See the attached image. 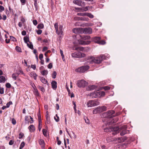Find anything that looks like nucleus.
Instances as JSON below:
<instances>
[{
    "mask_svg": "<svg viewBox=\"0 0 149 149\" xmlns=\"http://www.w3.org/2000/svg\"><path fill=\"white\" fill-rule=\"evenodd\" d=\"M33 23L36 26L38 24V22L36 20H34L33 21Z\"/></svg>",
    "mask_w": 149,
    "mask_h": 149,
    "instance_id": "nucleus-61",
    "label": "nucleus"
},
{
    "mask_svg": "<svg viewBox=\"0 0 149 149\" xmlns=\"http://www.w3.org/2000/svg\"><path fill=\"white\" fill-rule=\"evenodd\" d=\"M29 129L31 132H34L35 130V126L33 125H30L29 126Z\"/></svg>",
    "mask_w": 149,
    "mask_h": 149,
    "instance_id": "nucleus-20",
    "label": "nucleus"
},
{
    "mask_svg": "<svg viewBox=\"0 0 149 149\" xmlns=\"http://www.w3.org/2000/svg\"><path fill=\"white\" fill-rule=\"evenodd\" d=\"M73 32L75 33H82V29L81 28H76L72 30Z\"/></svg>",
    "mask_w": 149,
    "mask_h": 149,
    "instance_id": "nucleus-11",
    "label": "nucleus"
},
{
    "mask_svg": "<svg viewBox=\"0 0 149 149\" xmlns=\"http://www.w3.org/2000/svg\"><path fill=\"white\" fill-rule=\"evenodd\" d=\"M39 144L41 146L42 148H43L45 147V142L42 139H40L39 141Z\"/></svg>",
    "mask_w": 149,
    "mask_h": 149,
    "instance_id": "nucleus-18",
    "label": "nucleus"
},
{
    "mask_svg": "<svg viewBox=\"0 0 149 149\" xmlns=\"http://www.w3.org/2000/svg\"><path fill=\"white\" fill-rule=\"evenodd\" d=\"M101 57H102L103 59H107V58H109L110 56L109 55L106 54L104 55H101Z\"/></svg>",
    "mask_w": 149,
    "mask_h": 149,
    "instance_id": "nucleus-22",
    "label": "nucleus"
},
{
    "mask_svg": "<svg viewBox=\"0 0 149 149\" xmlns=\"http://www.w3.org/2000/svg\"><path fill=\"white\" fill-rule=\"evenodd\" d=\"M4 10V7L0 5V11L1 12L2 11H3Z\"/></svg>",
    "mask_w": 149,
    "mask_h": 149,
    "instance_id": "nucleus-57",
    "label": "nucleus"
},
{
    "mask_svg": "<svg viewBox=\"0 0 149 149\" xmlns=\"http://www.w3.org/2000/svg\"><path fill=\"white\" fill-rule=\"evenodd\" d=\"M33 78L34 79L36 80L37 78V75L35 73H34L33 74Z\"/></svg>",
    "mask_w": 149,
    "mask_h": 149,
    "instance_id": "nucleus-51",
    "label": "nucleus"
},
{
    "mask_svg": "<svg viewBox=\"0 0 149 149\" xmlns=\"http://www.w3.org/2000/svg\"><path fill=\"white\" fill-rule=\"evenodd\" d=\"M52 64L51 63H50L48 65V67L49 69H51L52 68Z\"/></svg>",
    "mask_w": 149,
    "mask_h": 149,
    "instance_id": "nucleus-58",
    "label": "nucleus"
},
{
    "mask_svg": "<svg viewBox=\"0 0 149 149\" xmlns=\"http://www.w3.org/2000/svg\"><path fill=\"white\" fill-rule=\"evenodd\" d=\"M89 68V66L88 65H84L76 69L75 71L78 72L84 73L88 70Z\"/></svg>",
    "mask_w": 149,
    "mask_h": 149,
    "instance_id": "nucleus-4",
    "label": "nucleus"
},
{
    "mask_svg": "<svg viewBox=\"0 0 149 149\" xmlns=\"http://www.w3.org/2000/svg\"><path fill=\"white\" fill-rule=\"evenodd\" d=\"M56 116L57 117V118L55 117H54V119L56 122H58L59 121V118L57 114H56Z\"/></svg>",
    "mask_w": 149,
    "mask_h": 149,
    "instance_id": "nucleus-47",
    "label": "nucleus"
},
{
    "mask_svg": "<svg viewBox=\"0 0 149 149\" xmlns=\"http://www.w3.org/2000/svg\"><path fill=\"white\" fill-rule=\"evenodd\" d=\"M33 91L34 92L35 95L37 96H39V94L36 87L33 88Z\"/></svg>",
    "mask_w": 149,
    "mask_h": 149,
    "instance_id": "nucleus-26",
    "label": "nucleus"
},
{
    "mask_svg": "<svg viewBox=\"0 0 149 149\" xmlns=\"http://www.w3.org/2000/svg\"><path fill=\"white\" fill-rule=\"evenodd\" d=\"M127 126L126 125H123L120 128L118 127H111L110 128H106L104 129V131L106 132H112V134L115 135L120 132V135L123 136L127 133L128 131L126 130Z\"/></svg>",
    "mask_w": 149,
    "mask_h": 149,
    "instance_id": "nucleus-1",
    "label": "nucleus"
},
{
    "mask_svg": "<svg viewBox=\"0 0 149 149\" xmlns=\"http://www.w3.org/2000/svg\"><path fill=\"white\" fill-rule=\"evenodd\" d=\"M92 8V6H86L85 7L83 8L84 11H86L88 10V8Z\"/></svg>",
    "mask_w": 149,
    "mask_h": 149,
    "instance_id": "nucleus-36",
    "label": "nucleus"
},
{
    "mask_svg": "<svg viewBox=\"0 0 149 149\" xmlns=\"http://www.w3.org/2000/svg\"><path fill=\"white\" fill-rule=\"evenodd\" d=\"M30 84L33 89L36 87V86L33 82L31 81L30 82Z\"/></svg>",
    "mask_w": 149,
    "mask_h": 149,
    "instance_id": "nucleus-46",
    "label": "nucleus"
},
{
    "mask_svg": "<svg viewBox=\"0 0 149 149\" xmlns=\"http://www.w3.org/2000/svg\"><path fill=\"white\" fill-rule=\"evenodd\" d=\"M124 146H125V145L124 144L118 145L116 146L115 148L116 149H123Z\"/></svg>",
    "mask_w": 149,
    "mask_h": 149,
    "instance_id": "nucleus-17",
    "label": "nucleus"
},
{
    "mask_svg": "<svg viewBox=\"0 0 149 149\" xmlns=\"http://www.w3.org/2000/svg\"><path fill=\"white\" fill-rule=\"evenodd\" d=\"M41 74L43 76L46 75L48 74V71L47 70H44L41 72Z\"/></svg>",
    "mask_w": 149,
    "mask_h": 149,
    "instance_id": "nucleus-29",
    "label": "nucleus"
},
{
    "mask_svg": "<svg viewBox=\"0 0 149 149\" xmlns=\"http://www.w3.org/2000/svg\"><path fill=\"white\" fill-rule=\"evenodd\" d=\"M16 50L18 52H21V48L18 46L16 47Z\"/></svg>",
    "mask_w": 149,
    "mask_h": 149,
    "instance_id": "nucleus-45",
    "label": "nucleus"
},
{
    "mask_svg": "<svg viewBox=\"0 0 149 149\" xmlns=\"http://www.w3.org/2000/svg\"><path fill=\"white\" fill-rule=\"evenodd\" d=\"M87 82L83 79L77 81V85L79 88L84 87L87 85Z\"/></svg>",
    "mask_w": 149,
    "mask_h": 149,
    "instance_id": "nucleus-9",
    "label": "nucleus"
},
{
    "mask_svg": "<svg viewBox=\"0 0 149 149\" xmlns=\"http://www.w3.org/2000/svg\"><path fill=\"white\" fill-rule=\"evenodd\" d=\"M126 138H125L124 137H121L118 138H116L115 139H114L113 140L112 139L110 140H109V138H108L107 139V140L108 142L115 141H116V142L121 143L123 142L125 140H126Z\"/></svg>",
    "mask_w": 149,
    "mask_h": 149,
    "instance_id": "nucleus-8",
    "label": "nucleus"
},
{
    "mask_svg": "<svg viewBox=\"0 0 149 149\" xmlns=\"http://www.w3.org/2000/svg\"><path fill=\"white\" fill-rule=\"evenodd\" d=\"M53 89L55 90L57 88V83L55 81H52L51 83Z\"/></svg>",
    "mask_w": 149,
    "mask_h": 149,
    "instance_id": "nucleus-16",
    "label": "nucleus"
},
{
    "mask_svg": "<svg viewBox=\"0 0 149 149\" xmlns=\"http://www.w3.org/2000/svg\"><path fill=\"white\" fill-rule=\"evenodd\" d=\"M105 95V93L104 91H95L88 94V96H90L92 98H99L104 96Z\"/></svg>",
    "mask_w": 149,
    "mask_h": 149,
    "instance_id": "nucleus-2",
    "label": "nucleus"
},
{
    "mask_svg": "<svg viewBox=\"0 0 149 149\" xmlns=\"http://www.w3.org/2000/svg\"><path fill=\"white\" fill-rule=\"evenodd\" d=\"M14 141L13 140H11L10 141L9 143V144L10 145H12L14 143Z\"/></svg>",
    "mask_w": 149,
    "mask_h": 149,
    "instance_id": "nucleus-50",
    "label": "nucleus"
},
{
    "mask_svg": "<svg viewBox=\"0 0 149 149\" xmlns=\"http://www.w3.org/2000/svg\"><path fill=\"white\" fill-rule=\"evenodd\" d=\"M38 88L42 92H44L45 91V90L44 88L42 86H38Z\"/></svg>",
    "mask_w": 149,
    "mask_h": 149,
    "instance_id": "nucleus-39",
    "label": "nucleus"
},
{
    "mask_svg": "<svg viewBox=\"0 0 149 149\" xmlns=\"http://www.w3.org/2000/svg\"><path fill=\"white\" fill-rule=\"evenodd\" d=\"M6 86L7 88H9L11 87V85L10 83H7L6 84Z\"/></svg>",
    "mask_w": 149,
    "mask_h": 149,
    "instance_id": "nucleus-49",
    "label": "nucleus"
},
{
    "mask_svg": "<svg viewBox=\"0 0 149 149\" xmlns=\"http://www.w3.org/2000/svg\"><path fill=\"white\" fill-rule=\"evenodd\" d=\"M20 1L22 3V5H24L26 1L25 0H20Z\"/></svg>",
    "mask_w": 149,
    "mask_h": 149,
    "instance_id": "nucleus-64",
    "label": "nucleus"
},
{
    "mask_svg": "<svg viewBox=\"0 0 149 149\" xmlns=\"http://www.w3.org/2000/svg\"><path fill=\"white\" fill-rule=\"evenodd\" d=\"M6 80V78L3 76H0V83H4Z\"/></svg>",
    "mask_w": 149,
    "mask_h": 149,
    "instance_id": "nucleus-23",
    "label": "nucleus"
},
{
    "mask_svg": "<svg viewBox=\"0 0 149 149\" xmlns=\"http://www.w3.org/2000/svg\"><path fill=\"white\" fill-rule=\"evenodd\" d=\"M85 54L84 53L77 52L72 54L71 56L72 57L80 58L85 56Z\"/></svg>",
    "mask_w": 149,
    "mask_h": 149,
    "instance_id": "nucleus-6",
    "label": "nucleus"
},
{
    "mask_svg": "<svg viewBox=\"0 0 149 149\" xmlns=\"http://www.w3.org/2000/svg\"><path fill=\"white\" fill-rule=\"evenodd\" d=\"M97 87L95 85H90L86 88V90L88 91H92L95 89Z\"/></svg>",
    "mask_w": 149,
    "mask_h": 149,
    "instance_id": "nucleus-12",
    "label": "nucleus"
},
{
    "mask_svg": "<svg viewBox=\"0 0 149 149\" xmlns=\"http://www.w3.org/2000/svg\"><path fill=\"white\" fill-rule=\"evenodd\" d=\"M73 104L74 105V110L75 111H77L76 109V104L74 102H73Z\"/></svg>",
    "mask_w": 149,
    "mask_h": 149,
    "instance_id": "nucleus-62",
    "label": "nucleus"
},
{
    "mask_svg": "<svg viewBox=\"0 0 149 149\" xmlns=\"http://www.w3.org/2000/svg\"><path fill=\"white\" fill-rule=\"evenodd\" d=\"M24 135V134L22 133H21L19 134V138L20 139L22 138Z\"/></svg>",
    "mask_w": 149,
    "mask_h": 149,
    "instance_id": "nucleus-56",
    "label": "nucleus"
},
{
    "mask_svg": "<svg viewBox=\"0 0 149 149\" xmlns=\"http://www.w3.org/2000/svg\"><path fill=\"white\" fill-rule=\"evenodd\" d=\"M56 71H54L52 74V77L53 79H55L56 78Z\"/></svg>",
    "mask_w": 149,
    "mask_h": 149,
    "instance_id": "nucleus-40",
    "label": "nucleus"
},
{
    "mask_svg": "<svg viewBox=\"0 0 149 149\" xmlns=\"http://www.w3.org/2000/svg\"><path fill=\"white\" fill-rule=\"evenodd\" d=\"M12 122L13 124L15 125L16 123V121L14 118H13L12 120Z\"/></svg>",
    "mask_w": 149,
    "mask_h": 149,
    "instance_id": "nucleus-59",
    "label": "nucleus"
},
{
    "mask_svg": "<svg viewBox=\"0 0 149 149\" xmlns=\"http://www.w3.org/2000/svg\"><path fill=\"white\" fill-rule=\"evenodd\" d=\"M101 39V38L100 37H95L93 39V41L97 43L98 44Z\"/></svg>",
    "mask_w": 149,
    "mask_h": 149,
    "instance_id": "nucleus-13",
    "label": "nucleus"
},
{
    "mask_svg": "<svg viewBox=\"0 0 149 149\" xmlns=\"http://www.w3.org/2000/svg\"><path fill=\"white\" fill-rule=\"evenodd\" d=\"M86 13H77V15L79 16H86Z\"/></svg>",
    "mask_w": 149,
    "mask_h": 149,
    "instance_id": "nucleus-31",
    "label": "nucleus"
},
{
    "mask_svg": "<svg viewBox=\"0 0 149 149\" xmlns=\"http://www.w3.org/2000/svg\"><path fill=\"white\" fill-rule=\"evenodd\" d=\"M87 106L88 107H93V100L89 101L87 102Z\"/></svg>",
    "mask_w": 149,
    "mask_h": 149,
    "instance_id": "nucleus-19",
    "label": "nucleus"
},
{
    "mask_svg": "<svg viewBox=\"0 0 149 149\" xmlns=\"http://www.w3.org/2000/svg\"><path fill=\"white\" fill-rule=\"evenodd\" d=\"M25 146V143L23 141L22 142L19 148V149H22Z\"/></svg>",
    "mask_w": 149,
    "mask_h": 149,
    "instance_id": "nucleus-35",
    "label": "nucleus"
},
{
    "mask_svg": "<svg viewBox=\"0 0 149 149\" xmlns=\"http://www.w3.org/2000/svg\"><path fill=\"white\" fill-rule=\"evenodd\" d=\"M27 46L30 49H32L33 48V46L31 43L30 44L28 43L27 44Z\"/></svg>",
    "mask_w": 149,
    "mask_h": 149,
    "instance_id": "nucleus-38",
    "label": "nucleus"
},
{
    "mask_svg": "<svg viewBox=\"0 0 149 149\" xmlns=\"http://www.w3.org/2000/svg\"><path fill=\"white\" fill-rule=\"evenodd\" d=\"M99 108L100 112L105 111L107 109V107L104 106L99 107Z\"/></svg>",
    "mask_w": 149,
    "mask_h": 149,
    "instance_id": "nucleus-24",
    "label": "nucleus"
},
{
    "mask_svg": "<svg viewBox=\"0 0 149 149\" xmlns=\"http://www.w3.org/2000/svg\"><path fill=\"white\" fill-rule=\"evenodd\" d=\"M73 2L75 4H77L79 6H81V3H84V2H82L81 1L78 0H74L73 1Z\"/></svg>",
    "mask_w": 149,
    "mask_h": 149,
    "instance_id": "nucleus-14",
    "label": "nucleus"
},
{
    "mask_svg": "<svg viewBox=\"0 0 149 149\" xmlns=\"http://www.w3.org/2000/svg\"><path fill=\"white\" fill-rule=\"evenodd\" d=\"M84 119L85 120V122L87 123V124H89L90 123V121L89 120V119L86 117H84Z\"/></svg>",
    "mask_w": 149,
    "mask_h": 149,
    "instance_id": "nucleus-44",
    "label": "nucleus"
},
{
    "mask_svg": "<svg viewBox=\"0 0 149 149\" xmlns=\"http://www.w3.org/2000/svg\"><path fill=\"white\" fill-rule=\"evenodd\" d=\"M82 33L86 34H91L92 33V29L91 28L88 27L85 28H82Z\"/></svg>",
    "mask_w": 149,
    "mask_h": 149,
    "instance_id": "nucleus-10",
    "label": "nucleus"
},
{
    "mask_svg": "<svg viewBox=\"0 0 149 149\" xmlns=\"http://www.w3.org/2000/svg\"><path fill=\"white\" fill-rule=\"evenodd\" d=\"M93 24L91 23H86L85 24V26H91L93 25Z\"/></svg>",
    "mask_w": 149,
    "mask_h": 149,
    "instance_id": "nucleus-43",
    "label": "nucleus"
},
{
    "mask_svg": "<svg viewBox=\"0 0 149 149\" xmlns=\"http://www.w3.org/2000/svg\"><path fill=\"white\" fill-rule=\"evenodd\" d=\"M42 30L40 29H39L37 31H36V32L37 34L38 35L42 33Z\"/></svg>",
    "mask_w": 149,
    "mask_h": 149,
    "instance_id": "nucleus-53",
    "label": "nucleus"
},
{
    "mask_svg": "<svg viewBox=\"0 0 149 149\" xmlns=\"http://www.w3.org/2000/svg\"><path fill=\"white\" fill-rule=\"evenodd\" d=\"M54 27L56 30V33H58V25L57 23H55L54 24Z\"/></svg>",
    "mask_w": 149,
    "mask_h": 149,
    "instance_id": "nucleus-27",
    "label": "nucleus"
},
{
    "mask_svg": "<svg viewBox=\"0 0 149 149\" xmlns=\"http://www.w3.org/2000/svg\"><path fill=\"white\" fill-rule=\"evenodd\" d=\"M104 89L105 90H109L110 89V87L109 86H106L103 87Z\"/></svg>",
    "mask_w": 149,
    "mask_h": 149,
    "instance_id": "nucleus-55",
    "label": "nucleus"
},
{
    "mask_svg": "<svg viewBox=\"0 0 149 149\" xmlns=\"http://www.w3.org/2000/svg\"><path fill=\"white\" fill-rule=\"evenodd\" d=\"M37 27L38 29H43L44 28V25L43 24H40L38 25Z\"/></svg>",
    "mask_w": 149,
    "mask_h": 149,
    "instance_id": "nucleus-32",
    "label": "nucleus"
},
{
    "mask_svg": "<svg viewBox=\"0 0 149 149\" xmlns=\"http://www.w3.org/2000/svg\"><path fill=\"white\" fill-rule=\"evenodd\" d=\"M12 78L15 80L16 79V74L15 73L13 74L12 75Z\"/></svg>",
    "mask_w": 149,
    "mask_h": 149,
    "instance_id": "nucleus-52",
    "label": "nucleus"
},
{
    "mask_svg": "<svg viewBox=\"0 0 149 149\" xmlns=\"http://www.w3.org/2000/svg\"><path fill=\"white\" fill-rule=\"evenodd\" d=\"M118 120L116 118H115L114 119H113L112 120V121L110 122V124H113L114 123H116L117 122Z\"/></svg>",
    "mask_w": 149,
    "mask_h": 149,
    "instance_id": "nucleus-34",
    "label": "nucleus"
},
{
    "mask_svg": "<svg viewBox=\"0 0 149 149\" xmlns=\"http://www.w3.org/2000/svg\"><path fill=\"white\" fill-rule=\"evenodd\" d=\"M10 39L11 40L13 41H15L16 40V39L12 36H10Z\"/></svg>",
    "mask_w": 149,
    "mask_h": 149,
    "instance_id": "nucleus-54",
    "label": "nucleus"
},
{
    "mask_svg": "<svg viewBox=\"0 0 149 149\" xmlns=\"http://www.w3.org/2000/svg\"><path fill=\"white\" fill-rule=\"evenodd\" d=\"M79 50L83 52H85V49L82 47H80L79 48Z\"/></svg>",
    "mask_w": 149,
    "mask_h": 149,
    "instance_id": "nucleus-48",
    "label": "nucleus"
},
{
    "mask_svg": "<svg viewBox=\"0 0 149 149\" xmlns=\"http://www.w3.org/2000/svg\"><path fill=\"white\" fill-rule=\"evenodd\" d=\"M114 113L115 111H114L110 110L107 112L103 113L102 115L104 117L111 118L115 116Z\"/></svg>",
    "mask_w": 149,
    "mask_h": 149,
    "instance_id": "nucleus-5",
    "label": "nucleus"
},
{
    "mask_svg": "<svg viewBox=\"0 0 149 149\" xmlns=\"http://www.w3.org/2000/svg\"><path fill=\"white\" fill-rule=\"evenodd\" d=\"M86 16L89 17L91 18H93L94 17L93 15L91 14L87 13Z\"/></svg>",
    "mask_w": 149,
    "mask_h": 149,
    "instance_id": "nucleus-33",
    "label": "nucleus"
},
{
    "mask_svg": "<svg viewBox=\"0 0 149 149\" xmlns=\"http://www.w3.org/2000/svg\"><path fill=\"white\" fill-rule=\"evenodd\" d=\"M103 59L101 57L100 55V56L93 58L92 59V60L90 61V63H100Z\"/></svg>",
    "mask_w": 149,
    "mask_h": 149,
    "instance_id": "nucleus-7",
    "label": "nucleus"
},
{
    "mask_svg": "<svg viewBox=\"0 0 149 149\" xmlns=\"http://www.w3.org/2000/svg\"><path fill=\"white\" fill-rule=\"evenodd\" d=\"M39 58L40 60H41L43 58V55L42 54H41L39 55Z\"/></svg>",
    "mask_w": 149,
    "mask_h": 149,
    "instance_id": "nucleus-60",
    "label": "nucleus"
},
{
    "mask_svg": "<svg viewBox=\"0 0 149 149\" xmlns=\"http://www.w3.org/2000/svg\"><path fill=\"white\" fill-rule=\"evenodd\" d=\"M94 106L99 105L100 104L99 100H93Z\"/></svg>",
    "mask_w": 149,
    "mask_h": 149,
    "instance_id": "nucleus-21",
    "label": "nucleus"
},
{
    "mask_svg": "<svg viewBox=\"0 0 149 149\" xmlns=\"http://www.w3.org/2000/svg\"><path fill=\"white\" fill-rule=\"evenodd\" d=\"M24 40L25 42L27 44L28 42H29V38L27 36H24Z\"/></svg>",
    "mask_w": 149,
    "mask_h": 149,
    "instance_id": "nucleus-25",
    "label": "nucleus"
},
{
    "mask_svg": "<svg viewBox=\"0 0 149 149\" xmlns=\"http://www.w3.org/2000/svg\"><path fill=\"white\" fill-rule=\"evenodd\" d=\"M80 20H81L85 21H88L89 20V19L87 17H82L80 18Z\"/></svg>",
    "mask_w": 149,
    "mask_h": 149,
    "instance_id": "nucleus-42",
    "label": "nucleus"
},
{
    "mask_svg": "<svg viewBox=\"0 0 149 149\" xmlns=\"http://www.w3.org/2000/svg\"><path fill=\"white\" fill-rule=\"evenodd\" d=\"M40 79L42 83L44 84H46L47 83V81L44 77H41Z\"/></svg>",
    "mask_w": 149,
    "mask_h": 149,
    "instance_id": "nucleus-30",
    "label": "nucleus"
},
{
    "mask_svg": "<svg viewBox=\"0 0 149 149\" xmlns=\"http://www.w3.org/2000/svg\"><path fill=\"white\" fill-rule=\"evenodd\" d=\"M100 109L99 108V107H97V108L95 109L93 111V114H96L97 113H100Z\"/></svg>",
    "mask_w": 149,
    "mask_h": 149,
    "instance_id": "nucleus-28",
    "label": "nucleus"
},
{
    "mask_svg": "<svg viewBox=\"0 0 149 149\" xmlns=\"http://www.w3.org/2000/svg\"><path fill=\"white\" fill-rule=\"evenodd\" d=\"M58 30V33H56L58 35H62L63 33V26L62 25H60Z\"/></svg>",
    "mask_w": 149,
    "mask_h": 149,
    "instance_id": "nucleus-15",
    "label": "nucleus"
},
{
    "mask_svg": "<svg viewBox=\"0 0 149 149\" xmlns=\"http://www.w3.org/2000/svg\"><path fill=\"white\" fill-rule=\"evenodd\" d=\"M106 42L104 40H100V41H99L98 44L100 45H104L106 44Z\"/></svg>",
    "mask_w": 149,
    "mask_h": 149,
    "instance_id": "nucleus-37",
    "label": "nucleus"
},
{
    "mask_svg": "<svg viewBox=\"0 0 149 149\" xmlns=\"http://www.w3.org/2000/svg\"><path fill=\"white\" fill-rule=\"evenodd\" d=\"M43 134L45 136H47V131L45 129H43L42 130Z\"/></svg>",
    "mask_w": 149,
    "mask_h": 149,
    "instance_id": "nucleus-41",
    "label": "nucleus"
},
{
    "mask_svg": "<svg viewBox=\"0 0 149 149\" xmlns=\"http://www.w3.org/2000/svg\"><path fill=\"white\" fill-rule=\"evenodd\" d=\"M31 68L35 70L36 68V65H31Z\"/></svg>",
    "mask_w": 149,
    "mask_h": 149,
    "instance_id": "nucleus-63",
    "label": "nucleus"
},
{
    "mask_svg": "<svg viewBox=\"0 0 149 149\" xmlns=\"http://www.w3.org/2000/svg\"><path fill=\"white\" fill-rule=\"evenodd\" d=\"M80 37L81 40L79 41V43L82 45H87L90 44L91 41L89 40L86 41V40H89L91 37L88 36H81Z\"/></svg>",
    "mask_w": 149,
    "mask_h": 149,
    "instance_id": "nucleus-3",
    "label": "nucleus"
}]
</instances>
